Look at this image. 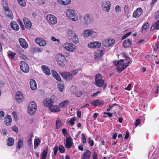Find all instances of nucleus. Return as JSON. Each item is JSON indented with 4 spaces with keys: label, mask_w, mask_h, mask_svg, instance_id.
<instances>
[{
    "label": "nucleus",
    "mask_w": 159,
    "mask_h": 159,
    "mask_svg": "<svg viewBox=\"0 0 159 159\" xmlns=\"http://www.w3.org/2000/svg\"><path fill=\"white\" fill-rule=\"evenodd\" d=\"M125 59L124 60H120L114 61V64L117 66V70L119 73H120L126 68L130 62V59L125 55H123Z\"/></svg>",
    "instance_id": "nucleus-1"
},
{
    "label": "nucleus",
    "mask_w": 159,
    "mask_h": 159,
    "mask_svg": "<svg viewBox=\"0 0 159 159\" xmlns=\"http://www.w3.org/2000/svg\"><path fill=\"white\" fill-rule=\"evenodd\" d=\"M67 17L70 20L75 22L78 20V14L75 11L72 9H68L66 11Z\"/></svg>",
    "instance_id": "nucleus-2"
},
{
    "label": "nucleus",
    "mask_w": 159,
    "mask_h": 159,
    "mask_svg": "<svg viewBox=\"0 0 159 159\" xmlns=\"http://www.w3.org/2000/svg\"><path fill=\"white\" fill-rule=\"evenodd\" d=\"M83 21L84 24L87 25L93 23L94 21V18L92 14L87 13L83 16Z\"/></svg>",
    "instance_id": "nucleus-3"
},
{
    "label": "nucleus",
    "mask_w": 159,
    "mask_h": 159,
    "mask_svg": "<svg viewBox=\"0 0 159 159\" xmlns=\"http://www.w3.org/2000/svg\"><path fill=\"white\" fill-rule=\"evenodd\" d=\"M37 106L34 101L31 102L29 103L28 107V113L30 115H34L37 110Z\"/></svg>",
    "instance_id": "nucleus-4"
},
{
    "label": "nucleus",
    "mask_w": 159,
    "mask_h": 159,
    "mask_svg": "<svg viewBox=\"0 0 159 159\" xmlns=\"http://www.w3.org/2000/svg\"><path fill=\"white\" fill-rule=\"evenodd\" d=\"M56 97L54 95H52L50 98H46L43 102V105L48 107H50L53 105L55 100Z\"/></svg>",
    "instance_id": "nucleus-5"
},
{
    "label": "nucleus",
    "mask_w": 159,
    "mask_h": 159,
    "mask_svg": "<svg viewBox=\"0 0 159 159\" xmlns=\"http://www.w3.org/2000/svg\"><path fill=\"white\" fill-rule=\"evenodd\" d=\"M56 59L58 64L61 67L64 66L66 62V59L65 56L61 53L57 54L56 56Z\"/></svg>",
    "instance_id": "nucleus-6"
},
{
    "label": "nucleus",
    "mask_w": 159,
    "mask_h": 159,
    "mask_svg": "<svg viewBox=\"0 0 159 159\" xmlns=\"http://www.w3.org/2000/svg\"><path fill=\"white\" fill-rule=\"evenodd\" d=\"M62 47L66 50L73 52L76 49V46L74 44L69 42H66L63 44Z\"/></svg>",
    "instance_id": "nucleus-7"
},
{
    "label": "nucleus",
    "mask_w": 159,
    "mask_h": 159,
    "mask_svg": "<svg viewBox=\"0 0 159 159\" xmlns=\"http://www.w3.org/2000/svg\"><path fill=\"white\" fill-rule=\"evenodd\" d=\"M95 85L97 86L102 87L104 84L105 81L102 79V75L100 74H97L95 77Z\"/></svg>",
    "instance_id": "nucleus-8"
},
{
    "label": "nucleus",
    "mask_w": 159,
    "mask_h": 159,
    "mask_svg": "<svg viewBox=\"0 0 159 159\" xmlns=\"http://www.w3.org/2000/svg\"><path fill=\"white\" fill-rule=\"evenodd\" d=\"M111 4L110 2L106 1L101 2V7L102 10L107 12H108L110 10Z\"/></svg>",
    "instance_id": "nucleus-9"
},
{
    "label": "nucleus",
    "mask_w": 159,
    "mask_h": 159,
    "mask_svg": "<svg viewBox=\"0 0 159 159\" xmlns=\"http://www.w3.org/2000/svg\"><path fill=\"white\" fill-rule=\"evenodd\" d=\"M47 22L50 24L54 25L57 22V19L55 16L52 14H48L46 16Z\"/></svg>",
    "instance_id": "nucleus-10"
},
{
    "label": "nucleus",
    "mask_w": 159,
    "mask_h": 159,
    "mask_svg": "<svg viewBox=\"0 0 159 159\" xmlns=\"http://www.w3.org/2000/svg\"><path fill=\"white\" fill-rule=\"evenodd\" d=\"M115 40L113 38H109L102 41V44L105 47H109L113 46L114 44Z\"/></svg>",
    "instance_id": "nucleus-11"
},
{
    "label": "nucleus",
    "mask_w": 159,
    "mask_h": 159,
    "mask_svg": "<svg viewBox=\"0 0 159 159\" xmlns=\"http://www.w3.org/2000/svg\"><path fill=\"white\" fill-rule=\"evenodd\" d=\"M68 36L72 42L75 44H77L79 42V39L76 34L74 32L71 31L69 34Z\"/></svg>",
    "instance_id": "nucleus-12"
},
{
    "label": "nucleus",
    "mask_w": 159,
    "mask_h": 159,
    "mask_svg": "<svg viewBox=\"0 0 159 159\" xmlns=\"http://www.w3.org/2000/svg\"><path fill=\"white\" fill-rule=\"evenodd\" d=\"M19 65L21 70L25 73H27L29 70V68L28 64L24 61H21Z\"/></svg>",
    "instance_id": "nucleus-13"
},
{
    "label": "nucleus",
    "mask_w": 159,
    "mask_h": 159,
    "mask_svg": "<svg viewBox=\"0 0 159 159\" xmlns=\"http://www.w3.org/2000/svg\"><path fill=\"white\" fill-rule=\"evenodd\" d=\"M35 41L36 43L40 46H44L47 44L46 41L41 38H37L35 39Z\"/></svg>",
    "instance_id": "nucleus-14"
},
{
    "label": "nucleus",
    "mask_w": 159,
    "mask_h": 159,
    "mask_svg": "<svg viewBox=\"0 0 159 159\" xmlns=\"http://www.w3.org/2000/svg\"><path fill=\"white\" fill-rule=\"evenodd\" d=\"M61 75L66 80H71L73 77L72 74L69 72L62 73H61Z\"/></svg>",
    "instance_id": "nucleus-15"
},
{
    "label": "nucleus",
    "mask_w": 159,
    "mask_h": 159,
    "mask_svg": "<svg viewBox=\"0 0 159 159\" xmlns=\"http://www.w3.org/2000/svg\"><path fill=\"white\" fill-rule=\"evenodd\" d=\"M24 97L22 93L20 91L17 92L16 95V100L19 103L22 102Z\"/></svg>",
    "instance_id": "nucleus-16"
},
{
    "label": "nucleus",
    "mask_w": 159,
    "mask_h": 159,
    "mask_svg": "<svg viewBox=\"0 0 159 159\" xmlns=\"http://www.w3.org/2000/svg\"><path fill=\"white\" fill-rule=\"evenodd\" d=\"M73 144L72 138L70 137H67L66 138V141L65 146L67 148H70Z\"/></svg>",
    "instance_id": "nucleus-17"
},
{
    "label": "nucleus",
    "mask_w": 159,
    "mask_h": 159,
    "mask_svg": "<svg viewBox=\"0 0 159 159\" xmlns=\"http://www.w3.org/2000/svg\"><path fill=\"white\" fill-rule=\"evenodd\" d=\"M90 103L95 106H99L104 104V102L101 100H93L90 101Z\"/></svg>",
    "instance_id": "nucleus-18"
},
{
    "label": "nucleus",
    "mask_w": 159,
    "mask_h": 159,
    "mask_svg": "<svg viewBox=\"0 0 159 159\" xmlns=\"http://www.w3.org/2000/svg\"><path fill=\"white\" fill-rule=\"evenodd\" d=\"M143 12V10L141 8H138L134 12L133 16L135 18H138L141 15Z\"/></svg>",
    "instance_id": "nucleus-19"
},
{
    "label": "nucleus",
    "mask_w": 159,
    "mask_h": 159,
    "mask_svg": "<svg viewBox=\"0 0 159 159\" xmlns=\"http://www.w3.org/2000/svg\"><path fill=\"white\" fill-rule=\"evenodd\" d=\"M23 21L25 26L28 29L31 28L32 26V23L31 21L27 18H24Z\"/></svg>",
    "instance_id": "nucleus-20"
},
{
    "label": "nucleus",
    "mask_w": 159,
    "mask_h": 159,
    "mask_svg": "<svg viewBox=\"0 0 159 159\" xmlns=\"http://www.w3.org/2000/svg\"><path fill=\"white\" fill-rule=\"evenodd\" d=\"M19 43L21 47L24 48H27L28 47V44L26 41L23 38H20L19 39Z\"/></svg>",
    "instance_id": "nucleus-21"
},
{
    "label": "nucleus",
    "mask_w": 159,
    "mask_h": 159,
    "mask_svg": "<svg viewBox=\"0 0 159 159\" xmlns=\"http://www.w3.org/2000/svg\"><path fill=\"white\" fill-rule=\"evenodd\" d=\"M91 155V151L89 150H86L82 155L81 159H89Z\"/></svg>",
    "instance_id": "nucleus-22"
},
{
    "label": "nucleus",
    "mask_w": 159,
    "mask_h": 159,
    "mask_svg": "<svg viewBox=\"0 0 159 159\" xmlns=\"http://www.w3.org/2000/svg\"><path fill=\"white\" fill-rule=\"evenodd\" d=\"M49 109L50 111L53 113L58 112L60 110V108L56 105H52L49 107Z\"/></svg>",
    "instance_id": "nucleus-23"
},
{
    "label": "nucleus",
    "mask_w": 159,
    "mask_h": 159,
    "mask_svg": "<svg viewBox=\"0 0 159 159\" xmlns=\"http://www.w3.org/2000/svg\"><path fill=\"white\" fill-rule=\"evenodd\" d=\"M92 29H88L84 31L81 35L84 37H87L90 36Z\"/></svg>",
    "instance_id": "nucleus-24"
},
{
    "label": "nucleus",
    "mask_w": 159,
    "mask_h": 159,
    "mask_svg": "<svg viewBox=\"0 0 159 159\" xmlns=\"http://www.w3.org/2000/svg\"><path fill=\"white\" fill-rule=\"evenodd\" d=\"M30 85L31 89L33 90H35L37 88L36 83L33 79L30 80Z\"/></svg>",
    "instance_id": "nucleus-25"
},
{
    "label": "nucleus",
    "mask_w": 159,
    "mask_h": 159,
    "mask_svg": "<svg viewBox=\"0 0 159 159\" xmlns=\"http://www.w3.org/2000/svg\"><path fill=\"white\" fill-rule=\"evenodd\" d=\"M103 50H98L96 52L95 55V58L97 60L100 59L103 55Z\"/></svg>",
    "instance_id": "nucleus-26"
},
{
    "label": "nucleus",
    "mask_w": 159,
    "mask_h": 159,
    "mask_svg": "<svg viewBox=\"0 0 159 159\" xmlns=\"http://www.w3.org/2000/svg\"><path fill=\"white\" fill-rule=\"evenodd\" d=\"M41 68L43 71L44 73L47 75H49L50 74V70L49 68L46 66L42 65L41 66Z\"/></svg>",
    "instance_id": "nucleus-27"
},
{
    "label": "nucleus",
    "mask_w": 159,
    "mask_h": 159,
    "mask_svg": "<svg viewBox=\"0 0 159 159\" xmlns=\"http://www.w3.org/2000/svg\"><path fill=\"white\" fill-rule=\"evenodd\" d=\"M5 123L7 125H9L12 122V118L11 116L7 115L5 117Z\"/></svg>",
    "instance_id": "nucleus-28"
},
{
    "label": "nucleus",
    "mask_w": 159,
    "mask_h": 159,
    "mask_svg": "<svg viewBox=\"0 0 159 159\" xmlns=\"http://www.w3.org/2000/svg\"><path fill=\"white\" fill-rule=\"evenodd\" d=\"M5 11L6 15L8 16V18L12 19L13 18V16L12 14V12L9 9V7L8 8L7 10H5Z\"/></svg>",
    "instance_id": "nucleus-29"
},
{
    "label": "nucleus",
    "mask_w": 159,
    "mask_h": 159,
    "mask_svg": "<svg viewBox=\"0 0 159 159\" xmlns=\"http://www.w3.org/2000/svg\"><path fill=\"white\" fill-rule=\"evenodd\" d=\"M62 126V122L61 120L58 117L57 118L56 121V128L59 129Z\"/></svg>",
    "instance_id": "nucleus-30"
},
{
    "label": "nucleus",
    "mask_w": 159,
    "mask_h": 159,
    "mask_svg": "<svg viewBox=\"0 0 159 159\" xmlns=\"http://www.w3.org/2000/svg\"><path fill=\"white\" fill-rule=\"evenodd\" d=\"M18 52H19V57L20 58L22 59L23 60H25L26 61L27 60H28V57L23 54V53H24V51L21 50V51H20L19 50H18Z\"/></svg>",
    "instance_id": "nucleus-31"
},
{
    "label": "nucleus",
    "mask_w": 159,
    "mask_h": 159,
    "mask_svg": "<svg viewBox=\"0 0 159 159\" xmlns=\"http://www.w3.org/2000/svg\"><path fill=\"white\" fill-rule=\"evenodd\" d=\"M11 27L14 30H18L19 29L18 25L15 22H11L10 23Z\"/></svg>",
    "instance_id": "nucleus-32"
},
{
    "label": "nucleus",
    "mask_w": 159,
    "mask_h": 159,
    "mask_svg": "<svg viewBox=\"0 0 159 159\" xmlns=\"http://www.w3.org/2000/svg\"><path fill=\"white\" fill-rule=\"evenodd\" d=\"M131 44L130 40L129 39H127L124 41L123 45L124 47L127 48L129 47Z\"/></svg>",
    "instance_id": "nucleus-33"
},
{
    "label": "nucleus",
    "mask_w": 159,
    "mask_h": 159,
    "mask_svg": "<svg viewBox=\"0 0 159 159\" xmlns=\"http://www.w3.org/2000/svg\"><path fill=\"white\" fill-rule=\"evenodd\" d=\"M69 103V102L67 100L63 101L59 104V107L62 108L65 107Z\"/></svg>",
    "instance_id": "nucleus-34"
},
{
    "label": "nucleus",
    "mask_w": 159,
    "mask_h": 159,
    "mask_svg": "<svg viewBox=\"0 0 159 159\" xmlns=\"http://www.w3.org/2000/svg\"><path fill=\"white\" fill-rule=\"evenodd\" d=\"M159 24L158 22H156L152 26L151 28V30L153 31L155 29L157 30L159 29Z\"/></svg>",
    "instance_id": "nucleus-35"
},
{
    "label": "nucleus",
    "mask_w": 159,
    "mask_h": 159,
    "mask_svg": "<svg viewBox=\"0 0 159 159\" xmlns=\"http://www.w3.org/2000/svg\"><path fill=\"white\" fill-rule=\"evenodd\" d=\"M40 143V140L39 138H37L34 140V148L36 149Z\"/></svg>",
    "instance_id": "nucleus-36"
},
{
    "label": "nucleus",
    "mask_w": 159,
    "mask_h": 159,
    "mask_svg": "<svg viewBox=\"0 0 159 159\" xmlns=\"http://www.w3.org/2000/svg\"><path fill=\"white\" fill-rule=\"evenodd\" d=\"M14 143V139L11 137H9L7 139V144L8 146H12Z\"/></svg>",
    "instance_id": "nucleus-37"
},
{
    "label": "nucleus",
    "mask_w": 159,
    "mask_h": 159,
    "mask_svg": "<svg viewBox=\"0 0 159 159\" xmlns=\"http://www.w3.org/2000/svg\"><path fill=\"white\" fill-rule=\"evenodd\" d=\"M1 3L4 10H7V8L9 7L7 5V3L6 0H2Z\"/></svg>",
    "instance_id": "nucleus-38"
},
{
    "label": "nucleus",
    "mask_w": 159,
    "mask_h": 159,
    "mask_svg": "<svg viewBox=\"0 0 159 159\" xmlns=\"http://www.w3.org/2000/svg\"><path fill=\"white\" fill-rule=\"evenodd\" d=\"M16 54L12 51H10L8 53V56L9 58L11 59H13L15 57Z\"/></svg>",
    "instance_id": "nucleus-39"
},
{
    "label": "nucleus",
    "mask_w": 159,
    "mask_h": 159,
    "mask_svg": "<svg viewBox=\"0 0 159 159\" xmlns=\"http://www.w3.org/2000/svg\"><path fill=\"white\" fill-rule=\"evenodd\" d=\"M149 24L148 22H147L143 25L142 27V31L143 32V30H146L148 28Z\"/></svg>",
    "instance_id": "nucleus-40"
},
{
    "label": "nucleus",
    "mask_w": 159,
    "mask_h": 159,
    "mask_svg": "<svg viewBox=\"0 0 159 159\" xmlns=\"http://www.w3.org/2000/svg\"><path fill=\"white\" fill-rule=\"evenodd\" d=\"M17 1L18 3L22 7H25L26 5L25 0H17Z\"/></svg>",
    "instance_id": "nucleus-41"
},
{
    "label": "nucleus",
    "mask_w": 159,
    "mask_h": 159,
    "mask_svg": "<svg viewBox=\"0 0 159 159\" xmlns=\"http://www.w3.org/2000/svg\"><path fill=\"white\" fill-rule=\"evenodd\" d=\"M71 0H61L59 2L62 4L64 5L69 4L71 2Z\"/></svg>",
    "instance_id": "nucleus-42"
},
{
    "label": "nucleus",
    "mask_w": 159,
    "mask_h": 159,
    "mask_svg": "<svg viewBox=\"0 0 159 159\" xmlns=\"http://www.w3.org/2000/svg\"><path fill=\"white\" fill-rule=\"evenodd\" d=\"M115 9L116 13H119L121 12V7L119 5H117L116 6Z\"/></svg>",
    "instance_id": "nucleus-43"
},
{
    "label": "nucleus",
    "mask_w": 159,
    "mask_h": 159,
    "mask_svg": "<svg viewBox=\"0 0 159 159\" xmlns=\"http://www.w3.org/2000/svg\"><path fill=\"white\" fill-rule=\"evenodd\" d=\"M23 145V141L21 139H20L18 140V143L17 147L18 148H22Z\"/></svg>",
    "instance_id": "nucleus-44"
},
{
    "label": "nucleus",
    "mask_w": 159,
    "mask_h": 159,
    "mask_svg": "<svg viewBox=\"0 0 159 159\" xmlns=\"http://www.w3.org/2000/svg\"><path fill=\"white\" fill-rule=\"evenodd\" d=\"M94 48H98L101 46V43L98 41L94 42Z\"/></svg>",
    "instance_id": "nucleus-45"
},
{
    "label": "nucleus",
    "mask_w": 159,
    "mask_h": 159,
    "mask_svg": "<svg viewBox=\"0 0 159 159\" xmlns=\"http://www.w3.org/2000/svg\"><path fill=\"white\" fill-rule=\"evenodd\" d=\"M98 35L97 33L92 29L90 36L92 38H95Z\"/></svg>",
    "instance_id": "nucleus-46"
},
{
    "label": "nucleus",
    "mask_w": 159,
    "mask_h": 159,
    "mask_svg": "<svg viewBox=\"0 0 159 159\" xmlns=\"http://www.w3.org/2000/svg\"><path fill=\"white\" fill-rule=\"evenodd\" d=\"M57 87L59 89V90L61 92H62L63 90L64 86L63 84H62L61 83L57 85Z\"/></svg>",
    "instance_id": "nucleus-47"
},
{
    "label": "nucleus",
    "mask_w": 159,
    "mask_h": 159,
    "mask_svg": "<svg viewBox=\"0 0 159 159\" xmlns=\"http://www.w3.org/2000/svg\"><path fill=\"white\" fill-rule=\"evenodd\" d=\"M94 42H91L88 43L87 46L89 48H94Z\"/></svg>",
    "instance_id": "nucleus-48"
},
{
    "label": "nucleus",
    "mask_w": 159,
    "mask_h": 159,
    "mask_svg": "<svg viewBox=\"0 0 159 159\" xmlns=\"http://www.w3.org/2000/svg\"><path fill=\"white\" fill-rule=\"evenodd\" d=\"M76 120V118L75 117H73L70 120L69 122L71 124V125L72 126L75 123V121Z\"/></svg>",
    "instance_id": "nucleus-49"
},
{
    "label": "nucleus",
    "mask_w": 159,
    "mask_h": 159,
    "mask_svg": "<svg viewBox=\"0 0 159 159\" xmlns=\"http://www.w3.org/2000/svg\"><path fill=\"white\" fill-rule=\"evenodd\" d=\"M47 155V152L46 151L44 150L43 151L41 155L42 159H46Z\"/></svg>",
    "instance_id": "nucleus-50"
},
{
    "label": "nucleus",
    "mask_w": 159,
    "mask_h": 159,
    "mask_svg": "<svg viewBox=\"0 0 159 159\" xmlns=\"http://www.w3.org/2000/svg\"><path fill=\"white\" fill-rule=\"evenodd\" d=\"M131 34V32H129L125 33L123 35L122 38V39L123 40L124 39L129 36Z\"/></svg>",
    "instance_id": "nucleus-51"
},
{
    "label": "nucleus",
    "mask_w": 159,
    "mask_h": 159,
    "mask_svg": "<svg viewBox=\"0 0 159 159\" xmlns=\"http://www.w3.org/2000/svg\"><path fill=\"white\" fill-rule=\"evenodd\" d=\"M59 150L60 153H63L65 151V148L63 146L61 145L59 147Z\"/></svg>",
    "instance_id": "nucleus-52"
},
{
    "label": "nucleus",
    "mask_w": 159,
    "mask_h": 159,
    "mask_svg": "<svg viewBox=\"0 0 159 159\" xmlns=\"http://www.w3.org/2000/svg\"><path fill=\"white\" fill-rule=\"evenodd\" d=\"M72 92L75 93L78 97H80L82 94V93L80 91H77L76 92L73 91Z\"/></svg>",
    "instance_id": "nucleus-53"
},
{
    "label": "nucleus",
    "mask_w": 159,
    "mask_h": 159,
    "mask_svg": "<svg viewBox=\"0 0 159 159\" xmlns=\"http://www.w3.org/2000/svg\"><path fill=\"white\" fill-rule=\"evenodd\" d=\"M97 154L95 151H93V154L92 157L93 159H97Z\"/></svg>",
    "instance_id": "nucleus-54"
},
{
    "label": "nucleus",
    "mask_w": 159,
    "mask_h": 159,
    "mask_svg": "<svg viewBox=\"0 0 159 159\" xmlns=\"http://www.w3.org/2000/svg\"><path fill=\"white\" fill-rule=\"evenodd\" d=\"M124 9L125 12L126 13H128L129 10V6L128 5H125L124 6Z\"/></svg>",
    "instance_id": "nucleus-55"
},
{
    "label": "nucleus",
    "mask_w": 159,
    "mask_h": 159,
    "mask_svg": "<svg viewBox=\"0 0 159 159\" xmlns=\"http://www.w3.org/2000/svg\"><path fill=\"white\" fill-rule=\"evenodd\" d=\"M88 143L91 146H93L94 144V141L93 140H91V139L90 138H89Z\"/></svg>",
    "instance_id": "nucleus-56"
},
{
    "label": "nucleus",
    "mask_w": 159,
    "mask_h": 159,
    "mask_svg": "<svg viewBox=\"0 0 159 159\" xmlns=\"http://www.w3.org/2000/svg\"><path fill=\"white\" fill-rule=\"evenodd\" d=\"M82 70V69L81 68H79L77 69H76V70H75L73 71L72 73L73 75H75L77 74L78 73V72L79 71H81Z\"/></svg>",
    "instance_id": "nucleus-57"
},
{
    "label": "nucleus",
    "mask_w": 159,
    "mask_h": 159,
    "mask_svg": "<svg viewBox=\"0 0 159 159\" xmlns=\"http://www.w3.org/2000/svg\"><path fill=\"white\" fill-rule=\"evenodd\" d=\"M81 135L82 137V141L83 143L84 144H85L86 142V140L85 136L83 134H82Z\"/></svg>",
    "instance_id": "nucleus-58"
},
{
    "label": "nucleus",
    "mask_w": 159,
    "mask_h": 159,
    "mask_svg": "<svg viewBox=\"0 0 159 159\" xmlns=\"http://www.w3.org/2000/svg\"><path fill=\"white\" fill-rule=\"evenodd\" d=\"M58 148L57 146H55L53 148V150L54 151V153L55 155L57 154V152L58 151Z\"/></svg>",
    "instance_id": "nucleus-59"
},
{
    "label": "nucleus",
    "mask_w": 159,
    "mask_h": 159,
    "mask_svg": "<svg viewBox=\"0 0 159 159\" xmlns=\"http://www.w3.org/2000/svg\"><path fill=\"white\" fill-rule=\"evenodd\" d=\"M52 73L53 76L55 78L57 75H58V73L55 71L53 70L52 71Z\"/></svg>",
    "instance_id": "nucleus-60"
},
{
    "label": "nucleus",
    "mask_w": 159,
    "mask_h": 159,
    "mask_svg": "<svg viewBox=\"0 0 159 159\" xmlns=\"http://www.w3.org/2000/svg\"><path fill=\"white\" fill-rule=\"evenodd\" d=\"M62 133L64 136H66L67 135V133L66 130L65 129H62Z\"/></svg>",
    "instance_id": "nucleus-61"
},
{
    "label": "nucleus",
    "mask_w": 159,
    "mask_h": 159,
    "mask_svg": "<svg viewBox=\"0 0 159 159\" xmlns=\"http://www.w3.org/2000/svg\"><path fill=\"white\" fill-rule=\"evenodd\" d=\"M32 139L31 138H30L28 139V144L30 146H31L32 145Z\"/></svg>",
    "instance_id": "nucleus-62"
},
{
    "label": "nucleus",
    "mask_w": 159,
    "mask_h": 159,
    "mask_svg": "<svg viewBox=\"0 0 159 159\" xmlns=\"http://www.w3.org/2000/svg\"><path fill=\"white\" fill-rule=\"evenodd\" d=\"M140 122V120L139 119H137L136 120V122H135V125L136 126H138L139 125V124Z\"/></svg>",
    "instance_id": "nucleus-63"
},
{
    "label": "nucleus",
    "mask_w": 159,
    "mask_h": 159,
    "mask_svg": "<svg viewBox=\"0 0 159 159\" xmlns=\"http://www.w3.org/2000/svg\"><path fill=\"white\" fill-rule=\"evenodd\" d=\"M132 86L131 84H129L128 85V86L126 88H125V89L127 90H130L132 87Z\"/></svg>",
    "instance_id": "nucleus-64"
}]
</instances>
